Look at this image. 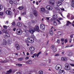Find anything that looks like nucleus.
I'll return each mask as SVG.
<instances>
[{
	"label": "nucleus",
	"mask_w": 74,
	"mask_h": 74,
	"mask_svg": "<svg viewBox=\"0 0 74 74\" xmlns=\"http://www.w3.org/2000/svg\"><path fill=\"white\" fill-rule=\"evenodd\" d=\"M29 32L30 33H32L33 34L36 31V32H39V31H40V29H39V26L36 25L34 27V29H33L32 28L33 27H32L29 26Z\"/></svg>",
	"instance_id": "1"
},
{
	"label": "nucleus",
	"mask_w": 74,
	"mask_h": 74,
	"mask_svg": "<svg viewBox=\"0 0 74 74\" xmlns=\"http://www.w3.org/2000/svg\"><path fill=\"white\" fill-rule=\"evenodd\" d=\"M29 42H30L31 43H33L34 42V40L31 37H28L27 39L25 40V42L26 43H28Z\"/></svg>",
	"instance_id": "2"
},
{
	"label": "nucleus",
	"mask_w": 74,
	"mask_h": 74,
	"mask_svg": "<svg viewBox=\"0 0 74 74\" xmlns=\"http://www.w3.org/2000/svg\"><path fill=\"white\" fill-rule=\"evenodd\" d=\"M65 69L66 70H71V67L69 64H65Z\"/></svg>",
	"instance_id": "3"
},
{
	"label": "nucleus",
	"mask_w": 74,
	"mask_h": 74,
	"mask_svg": "<svg viewBox=\"0 0 74 74\" xmlns=\"http://www.w3.org/2000/svg\"><path fill=\"white\" fill-rule=\"evenodd\" d=\"M62 65L60 64H57L55 67V69L57 70H60L62 69Z\"/></svg>",
	"instance_id": "4"
},
{
	"label": "nucleus",
	"mask_w": 74,
	"mask_h": 74,
	"mask_svg": "<svg viewBox=\"0 0 74 74\" xmlns=\"http://www.w3.org/2000/svg\"><path fill=\"white\" fill-rule=\"evenodd\" d=\"M22 33V31L21 29H18L17 30V34L18 35H20Z\"/></svg>",
	"instance_id": "5"
},
{
	"label": "nucleus",
	"mask_w": 74,
	"mask_h": 74,
	"mask_svg": "<svg viewBox=\"0 0 74 74\" xmlns=\"http://www.w3.org/2000/svg\"><path fill=\"white\" fill-rule=\"evenodd\" d=\"M45 25H44V24H41L40 25V28L41 30H45Z\"/></svg>",
	"instance_id": "6"
},
{
	"label": "nucleus",
	"mask_w": 74,
	"mask_h": 74,
	"mask_svg": "<svg viewBox=\"0 0 74 74\" xmlns=\"http://www.w3.org/2000/svg\"><path fill=\"white\" fill-rule=\"evenodd\" d=\"M46 8L49 10H52V7L50 6V5H47L46 7Z\"/></svg>",
	"instance_id": "7"
},
{
	"label": "nucleus",
	"mask_w": 74,
	"mask_h": 74,
	"mask_svg": "<svg viewBox=\"0 0 74 74\" xmlns=\"http://www.w3.org/2000/svg\"><path fill=\"white\" fill-rule=\"evenodd\" d=\"M55 3V1L54 0H50L49 2V4H52V5L54 4Z\"/></svg>",
	"instance_id": "8"
},
{
	"label": "nucleus",
	"mask_w": 74,
	"mask_h": 74,
	"mask_svg": "<svg viewBox=\"0 0 74 74\" xmlns=\"http://www.w3.org/2000/svg\"><path fill=\"white\" fill-rule=\"evenodd\" d=\"M5 13L6 14H8V15H11V14H12L11 11L8 10H7L6 11Z\"/></svg>",
	"instance_id": "9"
},
{
	"label": "nucleus",
	"mask_w": 74,
	"mask_h": 74,
	"mask_svg": "<svg viewBox=\"0 0 74 74\" xmlns=\"http://www.w3.org/2000/svg\"><path fill=\"white\" fill-rule=\"evenodd\" d=\"M62 4V3L61 1H58L57 2V4L58 6H60V5H61Z\"/></svg>",
	"instance_id": "10"
},
{
	"label": "nucleus",
	"mask_w": 74,
	"mask_h": 74,
	"mask_svg": "<svg viewBox=\"0 0 74 74\" xmlns=\"http://www.w3.org/2000/svg\"><path fill=\"white\" fill-rule=\"evenodd\" d=\"M45 10V9L44 7H42L40 9V12H41V13H43V12H44Z\"/></svg>",
	"instance_id": "11"
},
{
	"label": "nucleus",
	"mask_w": 74,
	"mask_h": 74,
	"mask_svg": "<svg viewBox=\"0 0 74 74\" xmlns=\"http://www.w3.org/2000/svg\"><path fill=\"white\" fill-rule=\"evenodd\" d=\"M7 43V41L5 39H3V41L2 42L3 45H6Z\"/></svg>",
	"instance_id": "12"
},
{
	"label": "nucleus",
	"mask_w": 74,
	"mask_h": 74,
	"mask_svg": "<svg viewBox=\"0 0 74 74\" xmlns=\"http://www.w3.org/2000/svg\"><path fill=\"white\" fill-rule=\"evenodd\" d=\"M16 48L17 50H19L20 49V46L19 45L16 44L15 45Z\"/></svg>",
	"instance_id": "13"
},
{
	"label": "nucleus",
	"mask_w": 74,
	"mask_h": 74,
	"mask_svg": "<svg viewBox=\"0 0 74 74\" xmlns=\"http://www.w3.org/2000/svg\"><path fill=\"white\" fill-rule=\"evenodd\" d=\"M34 14L35 16H37L38 15V13H37V12L36 11H34Z\"/></svg>",
	"instance_id": "14"
},
{
	"label": "nucleus",
	"mask_w": 74,
	"mask_h": 74,
	"mask_svg": "<svg viewBox=\"0 0 74 74\" xmlns=\"http://www.w3.org/2000/svg\"><path fill=\"white\" fill-rule=\"evenodd\" d=\"M26 64H31L32 63V61L31 60H29L27 62H25Z\"/></svg>",
	"instance_id": "15"
},
{
	"label": "nucleus",
	"mask_w": 74,
	"mask_h": 74,
	"mask_svg": "<svg viewBox=\"0 0 74 74\" xmlns=\"http://www.w3.org/2000/svg\"><path fill=\"white\" fill-rule=\"evenodd\" d=\"M59 74H64V70H61L59 71Z\"/></svg>",
	"instance_id": "16"
},
{
	"label": "nucleus",
	"mask_w": 74,
	"mask_h": 74,
	"mask_svg": "<svg viewBox=\"0 0 74 74\" xmlns=\"http://www.w3.org/2000/svg\"><path fill=\"white\" fill-rule=\"evenodd\" d=\"M10 36V35L8 34H5L4 37L5 38H7V37H8Z\"/></svg>",
	"instance_id": "17"
},
{
	"label": "nucleus",
	"mask_w": 74,
	"mask_h": 74,
	"mask_svg": "<svg viewBox=\"0 0 74 74\" xmlns=\"http://www.w3.org/2000/svg\"><path fill=\"white\" fill-rule=\"evenodd\" d=\"M3 32L4 33H5V34H8V31H7V30L3 29Z\"/></svg>",
	"instance_id": "18"
},
{
	"label": "nucleus",
	"mask_w": 74,
	"mask_h": 74,
	"mask_svg": "<svg viewBox=\"0 0 74 74\" xmlns=\"http://www.w3.org/2000/svg\"><path fill=\"white\" fill-rule=\"evenodd\" d=\"M16 25L17 26H22V24L19 22H18L17 23Z\"/></svg>",
	"instance_id": "19"
},
{
	"label": "nucleus",
	"mask_w": 74,
	"mask_h": 74,
	"mask_svg": "<svg viewBox=\"0 0 74 74\" xmlns=\"http://www.w3.org/2000/svg\"><path fill=\"white\" fill-rule=\"evenodd\" d=\"M29 49L31 51H33L34 50V48L33 47H31Z\"/></svg>",
	"instance_id": "20"
},
{
	"label": "nucleus",
	"mask_w": 74,
	"mask_h": 74,
	"mask_svg": "<svg viewBox=\"0 0 74 74\" xmlns=\"http://www.w3.org/2000/svg\"><path fill=\"white\" fill-rule=\"evenodd\" d=\"M61 59L62 60H64V61H66L67 60V58H66L62 57L61 58Z\"/></svg>",
	"instance_id": "21"
},
{
	"label": "nucleus",
	"mask_w": 74,
	"mask_h": 74,
	"mask_svg": "<svg viewBox=\"0 0 74 74\" xmlns=\"http://www.w3.org/2000/svg\"><path fill=\"white\" fill-rule=\"evenodd\" d=\"M69 24H71V22L69 21H66V26H68V25H69Z\"/></svg>",
	"instance_id": "22"
},
{
	"label": "nucleus",
	"mask_w": 74,
	"mask_h": 74,
	"mask_svg": "<svg viewBox=\"0 0 74 74\" xmlns=\"http://www.w3.org/2000/svg\"><path fill=\"white\" fill-rule=\"evenodd\" d=\"M7 44H9V45L11 44V40H9L7 41Z\"/></svg>",
	"instance_id": "23"
},
{
	"label": "nucleus",
	"mask_w": 74,
	"mask_h": 74,
	"mask_svg": "<svg viewBox=\"0 0 74 74\" xmlns=\"http://www.w3.org/2000/svg\"><path fill=\"white\" fill-rule=\"evenodd\" d=\"M53 18L54 19H57L58 18V16L56 15H53Z\"/></svg>",
	"instance_id": "24"
},
{
	"label": "nucleus",
	"mask_w": 74,
	"mask_h": 74,
	"mask_svg": "<svg viewBox=\"0 0 74 74\" xmlns=\"http://www.w3.org/2000/svg\"><path fill=\"white\" fill-rule=\"evenodd\" d=\"M49 33L51 36H53V32L52 30H50Z\"/></svg>",
	"instance_id": "25"
},
{
	"label": "nucleus",
	"mask_w": 74,
	"mask_h": 74,
	"mask_svg": "<svg viewBox=\"0 0 74 74\" xmlns=\"http://www.w3.org/2000/svg\"><path fill=\"white\" fill-rule=\"evenodd\" d=\"M23 8H24L23 6H20L18 7V9L19 10H22L23 9Z\"/></svg>",
	"instance_id": "26"
},
{
	"label": "nucleus",
	"mask_w": 74,
	"mask_h": 74,
	"mask_svg": "<svg viewBox=\"0 0 74 74\" xmlns=\"http://www.w3.org/2000/svg\"><path fill=\"white\" fill-rule=\"evenodd\" d=\"M57 25H60V24H61V22L58 20H57Z\"/></svg>",
	"instance_id": "27"
},
{
	"label": "nucleus",
	"mask_w": 74,
	"mask_h": 74,
	"mask_svg": "<svg viewBox=\"0 0 74 74\" xmlns=\"http://www.w3.org/2000/svg\"><path fill=\"white\" fill-rule=\"evenodd\" d=\"M3 5L1 4H0V11H1L2 10H3Z\"/></svg>",
	"instance_id": "28"
},
{
	"label": "nucleus",
	"mask_w": 74,
	"mask_h": 74,
	"mask_svg": "<svg viewBox=\"0 0 74 74\" xmlns=\"http://www.w3.org/2000/svg\"><path fill=\"white\" fill-rule=\"evenodd\" d=\"M62 34V32H59L58 33V36H61Z\"/></svg>",
	"instance_id": "29"
},
{
	"label": "nucleus",
	"mask_w": 74,
	"mask_h": 74,
	"mask_svg": "<svg viewBox=\"0 0 74 74\" xmlns=\"http://www.w3.org/2000/svg\"><path fill=\"white\" fill-rule=\"evenodd\" d=\"M11 24L13 26H15L16 25V24H15V21H14Z\"/></svg>",
	"instance_id": "30"
},
{
	"label": "nucleus",
	"mask_w": 74,
	"mask_h": 74,
	"mask_svg": "<svg viewBox=\"0 0 74 74\" xmlns=\"http://www.w3.org/2000/svg\"><path fill=\"white\" fill-rule=\"evenodd\" d=\"M68 55L69 56H71L73 55V53H72V52H70L69 54Z\"/></svg>",
	"instance_id": "31"
},
{
	"label": "nucleus",
	"mask_w": 74,
	"mask_h": 74,
	"mask_svg": "<svg viewBox=\"0 0 74 74\" xmlns=\"http://www.w3.org/2000/svg\"><path fill=\"white\" fill-rule=\"evenodd\" d=\"M9 3L11 4H12L13 3V1H12V0H10L9 1Z\"/></svg>",
	"instance_id": "32"
},
{
	"label": "nucleus",
	"mask_w": 74,
	"mask_h": 74,
	"mask_svg": "<svg viewBox=\"0 0 74 74\" xmlns=\"http://www.w3.org/2000/svg\"><path fill=\"white\" fill-rule=\"evenodd\" d=\"M53 24L55 26L58 25V24H57V23L56 22V21H54Z\"/></svg>",
	"instance_id": "33"
},
{
	"label": "nucleus",
	"mask_w": 74,
	"mask_h": 74,
	"mask_svg": "<svg viewBox=\"0 0 74 74\" xmlns=\"http://www.w3.org/2000/svg\"><path fill=\"white\" fill-rule=\"evenodd\" d=\"M14 4H16H16H18V3H17V2H16V0H14Z\"/></svg>",
	"instance_id": "34"
},
{
	"label": "nucleus",
	"mask_w": 74,
	"mask_h": 74,
	"mask_svg": "<svg viewBox=\"0 0 74 74\" xmlns=\"http://www.w3.org/2000/svg\"><path fill=\"white\" fill-rule=\"evenodd\" d=\"M39 73L40 74H43V72L42 71H39Z\"/></svg>",
	"instance_id": "35"
},
{
	"label": "nucleus",
	"mask_w": 74,
	"mask_h": 74,
	"mask_svg": "<svg viewBox=\"0 0 74 74\" xmlns=\"http://www.w3.org/2000/svg\"><path fill=\"white\" fill-rule=\"evenodd\" d=\"M31 38H33V39H34V38H35V36H34L33 34H32L31 35Z\"/></svg>",
	"instance_id": "36"
},
{
	"label": "nucleus",
	"mask_w": 74,
	"mask_h": 74,
	"mask_svg": "<svg viewBox=\"0 0 74 74\" xmlns=\"http://www.w3.org/2000/svg\"><path fill=\"white\" fill-rule=\"evenodd\" d=\"M25 14H26V12L25 11L23 13H22V15H25Z\"/></svg>",
	"instance_id": "37"
},
{
	"label": "nucleus",
	"mask_w": 74,
	"mask_h": 74,
	"mask_svg": "<svg viewBox=\"0 0 74 74\" xmlns=\"http://www.w3.org/2000/svg\"><path fill=\"white\" fill-rule=\"evenodd\" d=\"M59 55H60L59 53H57V54H56V55L54 56H59Z\"/></svg>",
	"instance_id": "38"
},
{
	"label": "nucleus",
	"mask_w": 74,
	"mask_h": 74,
	"mask_svg": "<svg viewBox=\"0 0 74 74\" xmlns=\"http://www.w3.org/2000/svg\"><path fill=\"white\" fill-rule=\"evenodd\" d=\"M22 60H23V58H20L18 59V60L19 61H21Z\"/></svg>",
	"instance_id": "39"
},
{
	"label": "nucleus",
	"mask_w": 74,
	"mask_h": 74,
	"mask_svg": "<svg viewBox=\"0 0 74 74\" xmlns=\"http://www.w3.org/2000/svg\"><path fill=\"white\" fill-rule=\"evenodd\" d=\"M54 47L55 46L54 45H52L51 47V48L52 49H54Z\"/></svg>",
	"instance_id": "40"
},
{
	"label": "nucleus",
	"mask_w": 74,
	"mask_h": 74,
	"mask_svg": "<svg viewBox=\"0 0 74 74\" xmlns=\"http://www.w3.org/2000/svg\"><path fill=\"white\" fill-rule=\"evenodd\" d=\"M57 42L58 44H59L60 43V40L59 39H57Z\"/></svg>",
	"instance_id": "41"
},
{
	"label": "nucleus",
	"mask_w": 74,
	"mask_h": 74,
	"mask_svg": "<svg viewBox=\"0 0 74 74\" xmlns=\"http://www.w3.org/2000/svg\"><path fill=\"white\" fill-rule=\"evenodd\" d=\"M53 51L54 52H56V51H57V49L55 48L54 49H53Z\"/></svg>",
	"instance_id": "42"
},
{
	"label": "nucleus",
	"mask_w": 74,
	"mask_h": 74,
	"mask_svg": "<svg viewBox=\"0 0 74 74\" xmlns=\"http://www.w3.org/2000/svg\"><path fill=\"white\" fill-rule=\"evenodd\" d=\"M3 27L4 28V29H7V26L6 25L3 26Z\"/></svg>",
	"instance_id": "43"
},
{
	"label": "nucleus",
	"mask_w": 74,
	"mask_h": 74,
	"mask_svg": "<svg viewBox=\"0 0 74 74\" xmlns=\"http://www.w3.org/2000/svg\"><path fill=\"white\" fill-rule=\"evenodd\" d=\"M70 14H69L67 15V17L68 18V19H69L70 18Z\"/></svg>",
	"instance_id": "44"
},
{
	"label": "nucleus",
	"mask_w": 74,
	"mask_h": 74,
	"mask_svg": "<svg viewBox=\"0 0 74 74\" xmlns=\"http://www.w3.org/2000/svg\"><path fill=\"white\" fill-rule=\"evenodd\" d=\"M31 22H32V23H35V21L33 20H31Z\"/></svg>",
	"instance_id": "45"
},
{
	"label": "nucleus",
	"mask_w": 74,
	"mask_h": 74,
	"mask_svg": "<svg viewBox=\"0 0 74 74\" xmlns=\"http://www.w3.org/2000/svg\"><path fill=\"white\" fill-rule=\"evenodd\" d=\"M24 32H26V33H27V32H28V30H27V29H24Z\"/></svg>",
	"instance_id": "46"
},
{
	"label": "nucleus",
	"mask_w": 74,
	"mask_h": 74,
	"mask_svg": "<svg viewBox=\"0 0 74 74\" xmlns=\"http://www.w3.org/2000/svg\"><path fill=\"white\" fill-rule=\"evenodd\" d=\"M34 56H35V57H36V56H37V54H34Z\"/></svg>",
	"instance_id": "47"
},
{
	"label": "nucleus",
	"mask_w": 74,
	"mask_h": 74,
	"mask_svg": "<svg viewBox=\"0 0 74 74\" xmlns=\"http://www.w3.org/2000/svg\"><path fill=\"white\" fill-rule=\"evenodd\" d=\"M41 53V52H40L39 53H38L37 54V57L39 56V55H40Z\"/></svg>",
	"instance_id": "48"
},
{
	"label": "nucleus",
	"mask_w": 74,
	"mask_h": 74,
	"mask_svg": "<svg viewBox=\"0 0 74 74\" xmlns=\"http://www.w3.org/2000/svg\"><path fill=\"white\" fill-rule=\"evenodd\" d=\"M3 15V12H0V15Z\"/></svg>",
	"instance_id": "49"
},
{
	"label": "nucleus",
	"mask_w": 74,
	"mask_h": 74,
	"mask_svg": "<svg viewBox=\"0 0 74 74\" xmlns=\"http://www.w3.org/2000/svg\"><path fill=\"white\" fill-rule=\"evenodd\" d=\"M45 18H46V19H47V21L49 20V17H46Z\"/></svg>",
	"instance_id": "50"
},
{
	"label": "nucleus",
	"mask_w": 74,
	"mask_h": 74,
	"mask_svg": "<svg viewBox=\"0 0 74 74\" xmlns=\"http://www.w3.org/2000/svg\"><path fill=\"white\" fill-rule=\"evenodd\" d=\"M70 65H71V66H73V67H74V64H70Z\"/></svg>",
	"instance_id": "51"
},
{
	"label": "nucleus",
	"mask_w": 74,
	"mask_h": 74,
	"mask_svg": "<svg viewBox=\"0 0 74 74\" xmlns=\"http://www.w3.org/2000/svg\"><path fill=\"white\" fill-rule=\"evenodd\" d=\"M71 6L72 7L74 8V4H71Z\"/></svg>",
	"instance_id": "52"
},
{
	"label": "nucleus",
	"mask_w": 74,
	"mask_h": 74,
	"mask_svg": "<svg viewBox=\"0 0 74 74\" xmlns=\"http://www.w3.org/2000/svg\"><path fill=\"white\" fill-rule=\"evenodd\" d=\"M71 41H72V39H70L69 40V42L70 43H71Z\"/></svg>",
	"instance_id": "53"
},
{
	"label": "nucleus",
	"mask_w": 74,
	"mask_h": 74,
	"mask_svg": "<svg viewBox=\"0 0 74 74\" xmlns=\"http://www.w3.org/2000/svg\"><path fill=\"white\" fill-rule=\"evenodd\" d=\"M74 19V16H72L71 19H72V20H73V19Z\"/></svg>",
	"instance_id": "54"
},
{
	"label": "nucleus",
	"mask_w": 74,
	"mask_h": 74,
	"mask_svg": "<svg viewBox=\"0 0 74 74\" xmlns=\"http://www.w3.org/2000/svg\"><path fill=\"white\" fill-rule=\"evenodd\" d=\"M29 58L28 57H25V59L26 60H27V59H28Z\"/></svg>",
	"instance_id": "55"
},
{
	"label": "nucleus",
	"mask_w": 74,
	"mask_h": 74,
	"mask_svg": "<svg viewBox=\"0 0 74 74\" xmlns=\"http://www.w3.org/2000/svg\"><path fill=\"white\" fill-rule=\"evenodd\" d=\"M67 42V39H66L64 41V42L65 43H66Z\"/></svg>",
	"instance_id": "56"
},
{
	"label": "nucleus",
	"mask_w": 74,
	"mask_h": 74,
	"mask_svg": "<svg viewBox=\"0 0 74 74\" xmlns=\"http://www.w3.org/2000/svg\"><path fill=\"white\" fill-rule=\"evenodd\" d=\"M49 11L48 10L46 11V14H49Z\"/></svg>",
	"instance_id": "57"
},
{
	"label": "nucleus",
	"mask_w": 74,
	"mask_h": 74,
	"mask_svg": "<svg viewBox=\"0 0 74 74\" xmlns=\"http://www.w3.org/2000/svg\"><path fill=\"white\" fill-rule=\"evenodd\" d=\"M73 35H73L72 34L70 36V37H71V38H73Z\"/></svg>",
	"instance_id": "58"
},
{
	"label": "nucleus",
	"mask_w": 74,
	"mask_h": 74,
	"mask_svg": "<svg viewBox=\"0 0 74 74\" xmlns=\"http://www.w3.org/2000/svg\"><path fill=\"white\" fill-rule=\"evenodd\" d=\"M51 61V59H49V63H50Z\"/></svg>",
	"instance_id": "59"
},
{
	"label": "nucleus",
	"mask_w": 74,
	"mask_h": 74,
	"mask_svg": "<svg viewBox=\"0 0 74 74\" xmlns=\"http://www.w3.org/2000/svg\"><path fill=\"white\" fill-rule=\"evenodd\" d=\"M64 51H63L62 52V55H64Z\"/></svg>",
	"instance_id": "60"
},
{
	"label": "nucleus",
	"mask_w": 74,
	"mask_h": 74,
	"mask_svg": "<svg viewBox=\"0 0 74 74\" xmlns=\"http://www.w3.org/2000/svg\"><path fill=\"white\" fill-rule=\"evenodd\" d=\"M31 18H33V14H32L31 15Z\"/></svg>",
	"instance_id": "61"
},
{
	"label": "nucleus",
	"mask_w": 74,
	"mask_h": 74,
	"mask_svg": "<svg viewBox=\"0 0 74 74\" xmlns=\"http://www.w3.org/2000/svg\"><path fill=\"white\" fill-rule=\"evenodd\" d=\"M64 39H63L62 38V39H61V40L62 41H64Z\"/></svg>",
	"instance_id": "62"
},
{
	"label": "nucleus",
	"mask_w": 74,
	"mask_h": 74,
	"mask_svg": "<svg viewBox=\"0 0 74 74\" xmlns=\"http://www.w3.org/2000/svg\"><path fill=\"white\" fill-rule=\"evenodd\" d=\"M13 11L14 12H15L16 11V10H15V9H13Z\"/></svg>",
	"instance_id": "63"
},
{
	"label": "nucleus",
	"mask_w": 74,
	"mask_h": 74,
	"mask_svg": "<svg viewBox=\"0 0 74 74\" xmlns=\"http://www.w3.org/2000/svg\"><path fill=\"white\" fill-rule=\"evenodd\" d=\"M72 4H74V0L72 1Z\"/></svg>",
	"instance_id": "64"
}]
</instances>
